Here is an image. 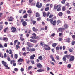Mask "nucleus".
Segmentation results:
<instances>
[{"label":"nucleus","mask_w":75,"mask_h":75,"mask_svg":"<svg viewBox=\"0 0 75 75\" xmlns=\"http://www.w3.org/2000/svg\"><path fill=\"white\" fill-rule=\"evenodd\" d=\"M70 58L69 59V61L70 62H71V61H74V59H75V57L74 56H71Z\"/></svg>","instance_id":"nucleus-5"},{"label":"nucleus","mask_w":75,"mask_h":75,"mask_svg":"<svg viewBox=\"0 0 75 75\" xmlns=\"http://www.w3.org/2000/svg\"><path fill=\"white\" fill-rule=\"evenodd\" d=\"M32 68V66H29L28 68V71H30V69H31Z\"/></svg>","instance_id":"nucleus-38"},{"label":"nucleus","mask_w":75,"mask_h":75,"mask_svg":"<svg viewBox=\"0 0 75 75\" xmlns=\"http://www.w3.org/2000/svg\"><path fill=\"white\" fill-rule=\"evenodd\" d=\"M24 19H22L21 21V23H23V22H24Z\"/></svg>","instance_id":"nucleus-63"},{"label":"nucleus","mask_w":75,"mask_h":75,"mask_svg":"<svg viewBox=\"0 0 75 75\" xmlns=\"http://www.w3.org/2000/svg\"><path fill=\"white\" fill-rule=\"evenodd\" d=\"M66 13H67V14H71V12L69 11V10L67 11H66Z\"/></svg>","instance_id":"nucleus-44"},{"label":"nucleus","mask_w":75,"mask_h":75,"mask_svg":"<svg viewBox=\"0 0 75 75\" xmlns=\"http://www.w3.org/2000/svg\"><path fill=\"white\" fill-rule=\"evenodd\" d=\"M71 38H68L66 40V41L68 43H70L71 42Z\"/></svg>","instance_id":"nucleus-17"},{"label":"nucleus","mask_w":75,"mask_h":75,"mask_svg":"<svg viewBox=\"0 0 75 75\" xmlns=\"http://www.w3.org/2000/svg\"><path fill=\"white\" fill-rule=\"evenodd\" d=\"M2 40L3 41H8V38L6 37H4Z\"/></svg>","instance_id":"nucleus-19"},{"label":"nucleus","mask_w":75,"mask_h":75,"mask_svg":"<svg viewBox=\"0 0 75 75\" xmlns=\"http://www.w3.org/2000/svg\"><path fill=\"white\" fill-rule=\"evenodd\" d=\"M44 47H48V48H45L44 50H51V48H50V47H49V46L47 45H45Z\"/></svg>","instance_id":"nucleus-4"},{"label":"nucleus","mask_w":75,"mask_h":75,"mask_svg":"<svg viewBox=\"0 0 75 75\" xmlns=\"http://www.w3.org/2000/svg\"><path fill=\"white\" fill-rule=\"evenodd\" d=\"M58 15L60 16V17H62V15H63V13H62V12H60L59 13Z\"/></svg>","instance_id":"nucleus-22"},{"label":"nucleus","mask_w":75,"mask_h":75,"mask_svg":"<svg viewBox=\"0 0 75 75\" xmlns=\"http://www.w3.org/2000/svg\"><path fill=\"white\" fill-rule=\"evenodd\" d=\"M64 27L65 28H68V25L67 24H65Z\"/></svg>","instance_id":"nucleus-29"},{"label":"nucleus","mask_w":75,"mask_h":75,"mask_svg":"<svg viewBox=\"0 0 75 75\" xmlns=\"http://www.w3.org/2000/svg\"><path fill=\"white\" fill-rule=\"evenodd\" d=\"M59 6V5H57V6L56 5H54V6L53 10H57Z\"/></svg>","instance_id":"nucleus-15"},{"label":"nucleus","mask_w":75,"mask_h":75,"mask_svg":"<svg viewBox=\"0 0 75 75\" xmlns=\"http://www.w3.org/2000/svg\"><path fill=\"white\" fill-rule=\"evenodd\" d=\"M59 36H62V35H63L64 34L62 33H59Z\"/></svg>","instance_id":"nucleus-54"},{"label":"nucleus","mask_w":75,"mask_h":75,"mask_svg":"<svg viewBox=\"0 0 75 75\" xmlns=\"http://www.w3.org/2000/svg\"><path fill=\"white\" fill-rule=\"evenodd\" d=\"M53 25H55L56 24V20H54L53 21Z\"/></svg>","instance_id":"nucleus-40"},{"label":"nucleus","mask_w":75,"mask_h":75,"mask_svg":"<svg viewBox=\"0 0 75 75\" xmlns=\"http://www.w3.org/2000/svg\"><path fill=\"white\" fill-rule=\"evenodd\" d=\"M71 65L70 64H69L67 65V67L69 68H71Z\"/></svg>","instance_id":"nucleus-49"},{"label":"nucleus","mask_w":75,"mask_h":75,"mask_svg":"<svg viewBox=\"0 0 75 75\" xmlns=\"http://www.w3.org/2000/svg\"><path fill=\"white\" fill-rule=\"evenodd\" d=\"M29 41L32 42H33V43H37V41L36 40L30 39Z\"/></svg>","instance_id":"nucleus-10"},{"label":"nucleus","mask_w":75,"mask_h":75,"mask_svg":"<svg viewBox=\"0 0 75 75\" xmlns=\"http://www.w3.org/2000/svg\"><path fill=\"white\" fill-rule=\"evenodd\" d=\"M7 59L8 61H11V60H10V57H8L7 58Z\"/></svg>","instance_id":"nucleus-62"},{"label":"nucleus","mask_w":75,"mask_h":75,"mask_svg":"<svg viewBox=\"0 0 75 75\" xmlns=\"http://www.w3.org/2000/svg\"><path fill=\"white\" fill-rule=\"evenodd\" d=\"M27 12L28 13H29V14L32 13V11L30 10H28V11Z\"/></svg>","instance_id":"nucleus-42"},{"label":"nucleus","mask_w":75,"mask_h":75,"mask_svg":"<svg viewBox=\"0 0 75 75\" xmlns=\"http://www.w3.org/2000/svg\"><path fill=\"white\" fill-rule=\"evenodd\" d=\"M41 20V18L40 17L38 18L37 19V21H40V20Z\"/></svg>","instance_id":"nucleus-57"},{"label":"nucleus","mask_w":75,"mask_h":75,"mask_svg":"<svg viewBox=\"0 0 75 75\" xmlns=\"http://www.w3.org/2000/svg\"><path fill=\"white\" fill-rule=\"evenodd\" d=\"M10 19L8 20L9 21H13V20H14V18L12 16L10 17Z\"/></svg>","instance_id":"nucleus-11"},{"label":"nucleus","mask_w":75,"mask_h":75,"mask_svg":"<svg viewBox=\"0 0 75 75\" xmlns=\"http://www.w3.org/2000/svg\"><path fill=\"white\" fill-rule=\"evenodd\" d=\"M62 9L63 11H65V6L63 7Z\"/></svg>","instance_id":"nucleus-59"},{"label":"nucleus","mask_w":75,"mask_h":75,"mask_svg":"<svg viewBox=\"0 0 75 75\" xmlns=\"http://www.w3.org/2000/svg\"><path fill=\"white\" fill-rule=\"evenodd\" d=\"M35 50H36V49L34 48H31L30 52H33L34 51H35Z\"/></svg>","instance_id":"nucleus-36"},{"label":"nucleus","mask_w":75,"mask_h":75,"mask_svg":"<svg viewBox=\"0 0 75 75\" xmlns=\"http://www.w3.org/2000/svg\"><path fill=\"white\" fill-rule=\"evenodd\" d=\"M14 58L16 59H17V58H18V56L17 55V54H15Z\"/></svg>","instance_id":"nucleus-41"},{"label":"nucleus","mask_w":75,"mask_h":75,"mask_svg":"<svg viewBox=\"0 0 75 75\" xmlns=\"http://www.w3.org/2000/svg\"><path fill=\"white\" fill-rule=\"evenodd\" d=\"M2 63L3 65L5 67H6L8 69H10V67H8V66L7 65V63L6 62H5L4 61H3L2 62Z\"/></svg>","instance_id":"nucleus-3"},{"label":"nucleus","mask_w":75,"mask_h":75,"mask_svg":"<svg viewBox=\"0 0 75 75\" xmlns=\"http://www.w3.org/2000/svg\"><path fill=\"white\" fill-rule=\"evenodd\" d=\"M31 21H32L33 24L34 25L35 24L37 23V22L35 21H34L33 20H31Z\"/></svg>","instance_id":"nucleus-26"},{"label":"nucleus","mask_w":75,"mask_h":75,"mask_svg":"<svg viewBox=\"0 0 75 75\" xmlns=\"http://www.w3.org/2000/svg\"><path fill=\"white\" fill-rule=\"evenodd\" d=\"M19 35H20V38L21 40V41H24V38H23V34H19Z\"/></svg>","instance_id":"nucleus-7"},{"label":"nucleus","mask_w":75,"mask_h":75,"mask_svg":"<svg viewBox=\"0 0 75 75\" xmlns=\"http://www.w3.org/2000/svg\"><path fill=\"white\" fill-rule=\"evenodd\" d=\"M39 2H37L36 3V6L37 7H38L39 8H41L42 6V3H40V4H39Z\"/></svg>","instance_id":"nucleus-2"},{"label":"nucleus","mask_w":75,"mask_h":75,"mask_svg":"<svg viewBox=\"0 0 75 75\" xmlns=\"http://www.w3.org/2000/svg\"><path fill=\"white\" fill-rule=\"evenodd\" d=\"M30 62L32 64H34V61L33 60L30 61Z\"/></svg>","instance_id":"nucleus-60"},{"label":"nucleus","mask_w":75,"mask_h":75,"mask_svg":"<svg viewBox=\"0 0 75 75\" xmlns=\"http://www.w3.org/2000/svg\"><path fill=\"white\" fill-rule=\"evenodd\" d=\"M16 48L17 49H18L19 48H20V46H19V45H16Z\"/></svg>","instance_id":"nucleus-47"},{"label":"nucleus","mask_w":75,"mask_h":75,"mask_svg":"<svg viewBox=\"0 0 75 75\" xmlns=\"http://www.w3.org/2000/svg\"><path fill=\"white\" fill-rule=\"evenodd\" d=\"M3 28V26L2 25H0V31H1Z\"/></svg>","instance_id":"nucleus-39"},{"label":"nucleus","mask_w":75,"mask_h":75,"mask_svg":"<svg viewBox=\"0 0 75 75\" xmlns=\"http://www.w3.org/2000/svg\"><path fill=\"white\" fill-rule=\"evenodd\" d=\"M23 18H27V14L24 15L23 16Z\"/></svg>","instance_id":"nucleus-45"},{"label":"nucleus","mask_w":75,"mask_h":75,"mask_svg":"<svg viewBox=\"0 0 75 75\" xmlns=\"http://www.w3.org/2000/svg\"><path fill=\"white\" fill-rule=\"evenodd\" d=\"M15 61L14 60H11L10 62V64H13V62H14Z\"/></svg>","instance_id":"nucleus-53"},{"label":"nucleus","mask_w":75,"mask_h":75,"mask_svg":"<svg viewBox=\"0 0 75 75\" xmlns=\"http://www.w3.org/2000/svg\"><path fill=\"white\" fill-rule=\"evenodd\" d=\"M36 17H39L40 16V14H39V13H38V12L36 13Z\"/></svg>","instance_id":"nucleus-28"},{"label":"nucleus","mask_w":75,"mask_h":75,"mask_svg":"<svg viewBox=\"0 0 75 75\" xmlns=\"http://www.w3.org/2000/svg\"><path fill=\"white\" fill-rule=\"evenodd\" d=\"M7 29H8V28H6L4 29V32H6V31H7Z\"/></svg>","instance_id":"nucleus-51"},{"label":"nucleus","mask_w":75,"mask_h":75,"mask_svg":"<svg viewBox=\"0 0 75 75\" xmlns=\"http://www.w3.org/2000/svg\"><path fill=\"white\" fill-rule=\"evenodd\" d=\"M22 24L23 26H26L27 25V23L25 21H24L22 23Z\"/></svg>","instance_id":"nucleus-18"},{"label":"nucleus","mask_w":75,"mask_h":75,"mask_svg":"<svg viewBox=\"0 0 75 75\" xmlns=\"http://www.w3.org/2000/svg\"><path fill=\"white\" fill-rule=\"evenodd\" d=\"M67 58V59H69L71 57V55L70 54H66L65 56Z\"/></svg>","instance_id":"nucleus-20"},{"label":"nucleus","mask_w":75,"mask_h":75,"mask_svg":"<svg viewBox=\"0 0 75 75\" xmlns=\"http://www.w3.org/2000/svg\"><path fill=\"white\" fill-rule=\"evenodd\" d=\"M53 16H54V15H52V14H50L49 15V18H51V17H53Z\"/></svg>","instance_id":"nucleus-48"},{"label":"nucleus","mask_w":75,"mask_h":75,"mask_svg":"<svg viewBox=\"0 0 75 75\" xmlns=\"http://www.w3.org/2000/svg\"><path fill=\"white\" fill-rule=\"evenodd\" d=\"M68 19L70 20H72V18L71 17V16H68Z\"/></svg>","instance_id":"nucleus-46"},{"label":"nucleus","mask_w":75,"mask_h":75,"mask_svg":"<svg viewBox=\"0 0 75 75\" xmlns=\"http://www.w3.org/2000/svg\"><path fill=\"white\" fill-rule=\"evenodd\" d=\"M37 67L38 68H42V65L40 63L38 64H37Z\"/></svg>","instance_id":"nucleus-9"},{"label":"nucleus","mask_w":75,"mask_h":75,"mask_svg":"<svg viewBox=\"0 0 75 75\" xmlns=\"http://www.w3.org/2000/svg\"><path fill=\"white\" fill-rule=\"evenodd\" d=\"M9 51L10 52L9 53V54H13V52H12V50H11V49H9Z\"/></svg>","instance_id":"nucleus-43"},{"label":"nucleus","mask_w":75,"mask_h":75,"mask_svg":"<svg viewBox=\"0 0 75 75\" xmlns=\"http://www.w3.org/2000/svg\"><path fill=\"white\" fill-rule=\"evenodd\" d=\"M66 6H67V7H69V3H67L66 4Z\"/></svg>","instance_id":"nucleus-56"},{"label":"nucleus","mask_w":75,"mask_h":75,"mask_svg":"<svg viewBox=\"0 0 75 75\" xmlns=\"http://www.w3.org/2000/svg\"><path fill=\"white\" fill-rule=\"evenodd\" d=\"M57 44L56 43H53L52 44V46L53 47H55V46L57 45Z\"/></svg>","instance_id":"nucleus-37"},{"label":"nucleus","mask_w":75,"mask_h":75,"mask_svg":"<svg viewBox=\"0 0 75 75\" xmlns=\"http://www.w3.org/2000/svg\"><path fill=\"white\" fill-rule=\"evenodd\" d=\"M43 16L45 17V16H46V13L43 12Z\"/></svg>","instance_id":"nucleus-55"},{"label":"nucleus","mask_w":75,"mask_h":75,"mask_svg":"<svg viewBox=\"0 0 75 75\" xmlns=\"http://www.w3.org/2000/svg\"><path fill=\"white\" fill-rule=\"evenodd\" d=\"M43 71H44V70L42 69H39L37 70L38 72H43Z\"/></svg>","instance_id":"nucleus-25"},{"label":"nucleus","mask_w":75,"mask_h":75,"mask_svg":"<svg viewBox=\"0 0 75 75\" xmlns=\"http://www.w3.org/2000/svg\"><path fill=\"white\" fill-rule=\"evenodd\" d=\"M59 31H61V33H63V31L65 30L64 28H59L58 29Z\"/></svg>","instance_id":"nucleus-12"},{"label":"nucleus","mask_w":75,"mask_h":75,"mask_svg":"<svg viewBox=\"0 0 75 75\" xmlns=\"http://www.w3.org/2000/svg\"><path fill=\"white\" fill-rule=\"evenodd\" d=\"M50 13V12H48L47 13V14H46L47 17H48V16H49Z\"/></svg>","instance_id":"nucleus-58"},{"label":"nucleus","mask_w":75,"mask_h":75,"mask_svg":"<svg viewBox=\"0 0 75 75\" xmlns=\"http://www.w3.org/2000/svg\"><path fill=\"white\" fill-rule=\"evenodd\" d=\"M56 58H57V60H59V56H56Z\"/></svg>","instance_id":"nucleus-50"},{"label":"nucleus","mask_w":75,"mask_h":75,"mask_svg":"<svg viewBox=\"0 0 75 75\" xmlns=\"http://www.w3.org/2000/svg\"><path fill=\"white\" fill-rule=\"evenodd\" d=\"M31 48H30L28 47L26 48V50H27V51H31Z\"/></svg>","instance_id":"nucleus-30"},{"label":"nucleus","mask_w":75,"mask_h":75,"mask_svg":"<svg viewBox=\"0 0 75 75\" xmlns=\"http://www.w3.org/2000/svg\"><path fill=\"white\" fill-rule=\"evenodd\" d=\"M63 61H67V58H66V57L64 56L63 58Z\"/></svg>","instance_id":"nucleus-33"},{"label":"nucleus","mask_w":75,"mask_h":75,"mask_svg":"<svg viewBox=\"0 0 75 75\" xmlns=\"http://www.w3.org/2000/svg\"><path fill=\"white\" fill-rule=\"evenodd\" d=\"M23 59H22L21 58L19 59L18 60V62H22L23 61Z\"/></svg>","instance_id":"nucleus-24"},{"label":"nucleus","mask_w":75,"mask_h":75,"mask_svg":"<svg viewBox=\"0 0 75 75\" xmlns=\"http://www.w3.org/2000/svg\"><path fill=\"white\" fill-rule=\"evenodd\" d=\"M61 10V5H59V8H57V11H60Z\"/></svg>","instance_id":"nucleus-23"},{"label":"nucleus","mask_w":75,"mask_h":75,"mask_svg":"<svg viewBox=\"0 0 75 75\" xmlns=\"http://www.w3.org/2000/svg\"><path fill=\"white\" fill-rule=\"evenodd\" d=\"M40 44L41 46H43L44 45V42L42 41H41Z\"/></svg>","instance_id":"nucleus-34"},{"label":"nucleus","mask_w":75,"mask_h":75,"mask_svg":"<svg viewBox=\"0 0 75 75\" xmlns=\"http://www.w3.org/2000/svg\"><path fill=\"white\" fill-rule=\"evenodd\" d=\"M75 41H73L72 42H71V44L72 45H74L75 44Z\"/></svg>","instance_id":"nucleus-52"},{"label":"nucleus","mask_w":75,"mask_h":75,"mask_svg":"<svg viewBox=\"0 0 75 75\" xmlns=\"http://www.w3.org/2000/svg\"><path fill=\"white\" fill-rule=\"evenodd\" d=\"M32 29L33 31H35V32H37V31L38 30V29H36L35 27L33 28Z\"/></svg>","instance_id":"nucleus-21"},{"label":"nucleus","mask_w":75,"mask_h":75,"mask_svg":"<svg viewBox=\"0 0 75 75\" xmlns=\"http://www.w3.org/2000/svg\"><path fill=\"white\" fill-rule=\"evenodd\" d=\"M69 51H70V52H72L73 51V50H72L71 49H69Z\"/></svg>","instance_id":"nucleus-61"},{"label":"nucleus","mask_w":75,"mask_h":75,"mask_svg":"<svg viewBox=\"0 0 75 75\" xmlns=\"http://www.w3.org/2000/svg\"><path fill=\"white\" fill-rule=\"evenodd\" d=\"M11 30L12 33H15L17 30L16 27L13 26L11 27Z\"/></svg>","instance_id":"nucleus-6"},{"label":"nucleus","mask_w":75,"mask_h":75,"mask_svg":"<svg viewBox=\"0 0 75 75\" xmlns=\"http://www.w3.org/2000/svg\"><path fill=\"white\" fill-rule=\"evenodd\" d=\"M49 9H50V8L49 7H47L45 8V11H48V10H49Z\"/></svg>","instance_id":"nucleus-31"},{"label":"nucleus","mask_w":75,"mask_h":75,"mask_svg":"<svg viewBox=\"0 0 75 75\" xmlns=\"http://www.w3.org/2000/svg\"><path fill=\"white\" fill-rule=\"evenodd\" d=\"M32 35L33 36L30 37L31 38H32V39H33V40H35V39L38 40V39H39V37L38 36L36 37V35L35 33H33Z\"/></svg>","instance_id":"nucleus-1"},{"label":"nucleus","mask_w":75,"mask_h":75,"mask_svg":"<svg viewBox=\"0 0 75 75\" xmlns=\"http://www.w3.org/2000/svg\"><path fill=\"white\" fill-rule=\"evenodd\" d=\"M38 59H40V61H41L42 60V59H43V58H42V56H40L39 57Z\"/></svg>","instance_id":"nucleus-32"},{"label":"nucleus","mask_w":75,"mask_h":75,"mask_svg":"<svg viewBox=\"0 0 75 75\" xmlns=\"http://www.w3.org/2000/svg\"><path fill=\"white\" fill-rule=\"evenodd\" d=\"M27 45H28V47H33V45L29 42H27Z\"/></svg>","instance_id":"nucleus-8"},{"label":"nucleus","mask_w":75,"mask_h":75,"mask_svg":"<svg viewBox=\"0 0 75 75\" xmlns=\"http://www.w3.org/2000/svg\"><path fill=\"white\" fill-rule=\"evenodd\" d=\"M35 57V56L34 54H33V55L31 56L30 57V59H31V60H33L34 59V57Z\"/></svg>","instance_id":"nucleus-14"},{"label":"nucleus","mask_w":75,"mask_h":75,"mask_svg":"<svg viewBox=\"0 0 75 75\" xmlns=\"http://www.w3.org/2000/svg\"><path fill=\"white\" fill-rule=\"evenodd\" d=\"M57 25H58L59 23H61V21L59 20H57L56 22Z\"/></svg>","instance_id":"nucleus-35"},{"label":"nucleus","mask_w":75,"mask_h":75,"mask_svg":"<svg viewBox=\"0 0 75 75\" xmlns=\"http://www.w3.org/2000/svg\"><path fill=\"white\" fill-rule=\"evenodd\" d=\"M50 58L52 59V61L54 62H55V59L54 58V56L52 55H51L50 56Z\"/></svg>","instance_id":"nucleus-13"},{"label":"nucleus","mask_w":75,"mask_h":75,"mask_svg":"<svg viewBox=\"0 0 75 75\" xmlns=\"http://www.w3.org/2000/svg\"><path fill=\"white\" fill-rule=\"evenodd\" d=\"M66 1V0H62V1H61V3L63 4H64L65 3V2Z\"/></svg>","instance_id":"nucleus-27"},{"label":"nucleus","mask_w":75,"mask_h":75,"mask_svg":"<svg viewBox=\"0 0 75 75\" xmlns=\"http://www.w3.org/2000/svg\"><path fill=\"white\" fill-rule=\"evenodd\" d=\"M46 20L48 21H50L51 24H52V22L53 21V19H49L48 18Z\"/></svg>","instance_id":"nucleus-16"},{"label":"nucleus","mask_w":75,"mask_h":75,"mask_svg":"<svg viewBox=\"0 0 75 75\" xmlns=\"http://www.w3.org/2000/svg\"><path fill=\"white\" fill-rule=\"evenodd\" d=\"M21 72H23V71H24V68H21Z\"/></svg>","instance_id":"nucleus-64"}]
</instances>
